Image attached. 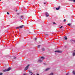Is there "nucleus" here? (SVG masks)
Listing matches in <instances>:
<instances>
[{"instance_id":"1","label":"nucleus","mask_w":75,"mask_h":75,"mask_svg":"<svg viewBox=\"0 0 75 75\" xmlns=\"http://www.w3.org/2000/svg\"><path fill=\"white\" fill-rule=\"evenodd\" d=\"M45 15L47 17H48V16H49V14H48V13L47 12H46L45 13Z\"/></svg>"},{"instance_id":"2","label":"nucleus","mask_w":75,"mask_h":75,"mask_svg":"<svg viewBox=\"0 0 75 75\" xmlns=\"http://www.w3.org/2000/svg\"><path fill=\"white\" fill-rule=\"evenodd\" d=\"M55 52H59V53H61V52H62V51H60L59 50H58V51H55Z\"/></svg>"},{"instance_id":"3","label":"nucleus","mask_w":75,"mask_h":75,"mask_svg":"<svg viewBox=\"0 0 75 75\" xmlns=\"http://www.w3.org/2000/svg\"><path fill=\"white\" fill-rule=\"evenodd\" d=\"M29 66V64H28L27 66L25 68V70H27V69L28 68V67Z\"/></svg>"},{"instance_id":"4","label":"nucleus","mask_w":75,"mask_h":75,"mask_svg":"<svg viewBox=\"0 0 75 75\" xmlns=\"http://www.w3.org/2000/svg\"><path fill=\"white\" fill-rule=\"evenodd\" d=\"M20 19H23V18H24V16L22 15L20 17Z\"/></svg>"},{"instance_id":"5","label":"nucleus","mask_w":75,"mask_h":75,"mask_svg":"<svg viewBox=\"0 0 75 75\" xmlns=\"http://www.w3.org/2000/svg\"><path fill=\"white\" fill-rule=\"evenodd\" d=\"M10 69H11V68L10 67H9L8 69H6V70L7 71H9Z\"/></svg>"},{"instance_id":"6","label":"nucleus","mask_w":75,"mask_h":75,"mask_svg":"<svg viewBox=\"0 0 75 75\" xmlns=\"http://www.w3.org/2000/svg\"><path fill=\"white\" fill-rule=\"evenodd\" d=\"M28 71L29 72L30 74H31L30 75H33V73L30 71Z\"/></svg>"},{"instance_id":"7","label":"nucleus","mask_w":75,"mask_h":75,"mask_svg":"<svg viewBox=\"0 0 75 75\" xmlns=\"http://www.w3.org/2000/svg\"><path fill=\"white\" fill-rule=\"evenodd\" d=\"M23 27L24 25H21L19 26V28H22Z\"/></svg>"},{"instance_id":"8","label":"nucleus","mask_w":75,"mask_h":75,"mask_svg":"<svg viewBox=\"0 0 75 75\" xmlns=\"http://www.w3.org/2000/svg\"><path fill=\"white\" fill-rule=\"evenodd\" d=\"M59 8H60V6H59V7L58 8H56V9L57 10H59Z\"/></svg>"},{"instance_id":"9","label":"nucleus","mask_w":75,"mask_h":75,"mask_svg":"<svg viewBox=\"0 0 75 75\" xmlns=\"http://www.w3.org/2000/svg\"><path fill=\"white\" fill-rule=\"evenodd\" d=\"M50 69V68H47L46 69V71H48Z\"/></svg>"},{"instance_id":"10","label":"nucleus","mask_w":75,"mask_h":75,"mask_svg":"<svg viewBox=\"0 0 75 75\" xmlns=\"http://www.w3.org/2000/svg\"><path fill=\"white\" fill-rule=\"evenodd\" d=\"M64 39H65V40H66L68 39L67 38V36H65V37H64Z\"/></svg>"},{"instance_id":"11","label":"nucleus","mask_w":75,"mask_h":75,"mask_svg":"<svg viewBox=\"0 0 75 75\" xmlns=\"http://www.w3.org/2000/svg\"><path fill=\"white\" fill-rule=\"evenodd\" d=\"M7 69H5L3 70V72H7Z\"/></svg>"},{"instance_id":"12","label":"nucleus","mask_w":75,"mask_h":75,"mask_svg":"<svg viewBox=\"0 0 75 75\" xmlns=\"http://www.w3.org/2000/svg\"><path fill=\"white\" fill-rule=\"evenodd\" d=\"M39 62H42V61L41 60H39Z\"/></svg>"},{"instance_id":"13","label":"nucleus","mask_w":75,"mask_h":75,"mask_svg":"<svg viewBox=\"0 0 75 75\" xmlns=\"http://www.w3.org/2000/svg\"><path fill=\"white\" fill-rule=\"evenodd\" d=\"M41 59H45V57H41Z\"/></svg>"},{"instance_id":"14","label":"nucleus","mask_w":75,"mask_h":75,"mask_svg":"<svg viewBox=\"0 0 75 75\" xmlns=\"http://www.w3.org/2000/svg\"><path fill=\"white\" fill-rule=\"evenodd\" d=\"M73 74H74V75H75V71H73Z\"/></svg>"},{"instance_id":"15","label":"nucleus","mask_w":75,"mask_h":75,"mask_svg":"<svg viewBox=\"0 0 75 75\" xmlns=\"http://www.w3.org/2000/svg\"><path fill=\"white\" fill-rule=\"evenodd\" d=\"M45 34L46 36H48V34Z\"/></svg>"},{"instance_id":"16","label":"nucleus","mask_w":75,"mask_h":75,"mask_svg":"<svg viewBox=\"0 0 75 75\" xmlns=\"http://www.w3.org/2000/svg\"><path fill=\"white\" fill-rule=\"evenodd\" d=\"M16 57L14 56L13 57V59H16Z\"/></svg>"},{"instance_id":"17","label":"nucleus","mask_w":75,"mask_h":75,"mask_svg":"<svg viewBox=\"0 0 75 75\" xmlns=\"http://www.w3.org/2000/svg\"><path fill=\"white\" fill-rule=\"evenodd\" d=\"M20 28V27H17L16 28V29H19V28Z\"/></svg>"},{"instance_id":"18","label":"nucleus","mask_w":75,"mask_h":75,"mask_svg":"<svg viewBox=\"0 0 75 75\" xmlns=\"http://www.w3.org/2000/svg\"><path fill=\"white\" fill-rule=\"evenodd\" d=\"M42 51H45V49L44 48H43L42 49Z\"/></svg>"},{"instance_id":"19","label":"nucleus","mask_w":75,"mask_h":75,"mask_svg":"<svg viewBox=\"0 0 75 75\" xmlns=\"http://www.w3.org/2000/svg\"><path fill=\"white\" fill-rule=\"evenodd\" d=\"M73 56H75V53H73Z\"/></svg>"},{"instance_id":"20","label":"nucleus","mask_w":75,"mask_h":75,"mask_svg":"<svg viewBox=\"0 0 75 75\" xmlns=\"http://www.w3.org/2000/svg\"><path fill=\"white\" fill-rule=\"evenodd\" d=\"M71 24H70V23H69V24H67V25H69V26H70V25H71Z\"/></svg>"},{"instance_id":"21","label":"nucleus","mask_w":75,"mask_h":75,"mask_svg":"<svg viewBox=\"0 0 75 75\" xmlns=\"http://www.w3.org/2000/svg\"><path fill=\"white\" fill-rule=\"evenodd\" d=\"M66 19H64V22H66Z\"/></svg>"},{"instance_id":"22","label":"nucleus","mask_w":75,"mask_h":75,"mask_svg":"<svg viewBox=\"0 0 75 75\" xmlns=\"http://www.w3.org/2000/svg\"><path fill=\"white\" fill-rule=\"evenodd\" d=\"M40 45L38 46V48H40Z\"/></svg>"},{"instance_id":"23","label":"nucleus","mask_w":75,"mask_h":75,"mask_svg":"<svg viewBox=\"0 0 75 75\" xmlns=\"http://www.w3.org/2000/svg\"><path fill=\"white\" fill-rule=\"evenodd\" d=\"M62 27H63V26H62L60 28H62Z\"/></svg>"},{"instance_id":"24","label":"nucleus","mask_w":75,"mask_h":75,"mask_svg":"<svg viewBox=\"0 0 75 75\" xmlns=\"http://www.w3.org/2000/svg\"><path fill=\"white\" fill-rule=\"evenodd\" d=\"M3 75V73H0V75Z\"/></svg>"},{"instance_id":"25","label":"nucleus","mask_w":75,"mask_h":75,"mask_svg":"<svg viewBox=\"0 0 75 75\" xmlns=\"http://www.w3.org/2000/svg\"><path fill=\"white\" fill-rule=\"evenodd\" d=\"M7 14H8L9 15L10 14L9 13H8V12H7Z\"/></svg>"},{"instance_id":"26","label":"nucleus","mask_w":75,"mask_h":75,"mask_svg":"<svg viewBox=\"0 0 75 75\" xmlns=\"http://www.w3.org/2000/svg\"><path fill=\"white\" fill-rule=\"evenodd\" d=\"M47 3L46 2L44 3V4H46Z\"/></svg>"},{"instance_id":"27","label":"nucleus","mask_w":75,"mask_h":75,"mask_svg":"<svg viewBox=\"0 0 75 75\" xmlns=\"http://www.w3.org/2000/svg\"><path fill=\"white\" fill-rule=\"evenodd\" d=\"M73 2H74V3H75V0H73Z\"/></svg>"},{"instance_id":"28","label":"nucleus","mask_w":75,"mask_h":75,"mask_svg":"<svg viewBox=\"0 0 75 75\" xmlns=\"http://www.w3.org/2000/svg\"><path fill=\"white\" fill-rule=\"evenodd\" d=\"M37 38H35V40L36 41V40H37Z\"/></svg>"},{"instance_id":"29","label":"nucleus","mask_w":75,"mask_h":75,"mask_svg":"<svg viewBox=\"0 0 75 75\" xmlns=\"http://www.w3.org/2000/svg\"><path fill=\"white\" fill-rule=\"evenodd\" d=\"M70 1H73V0H70Z\"/></svg>"},{"instance_id":"30","label":"nucleus","mask_w":75,"mask_h":75,"mask_svg":"<svg viewBox=\"0 0 75 75\" xmlns=\"http://www.w3.org/2000/svg\"><path fill=\"white\" fill-rule=\"evenodd\" d=\"M53 24H56V23H55V22H53Z\"/></svg>"},{"instance_id":"31","label":"nucleus","mask_w":75,"mask_h":75,"mask_svg":"<svg viewBox=\"0 0 75 75\" xmlns=\"http://www.w3.org/2000/svg\"><path fill=\"white\" fill-rule=\"evenodd\" d=\"M31 33V32H29V33Z\"/></svg>"},{"instance_id":"32","label":"nucleus","mask_w":75,"mask_h":75,"mask_svg":"<svg viewBox=\"0 0 75 75\" xmlns=\"http://www.w3.org/2000/svg\"><path fill=\"white\" fill-rule=\"evenodd\" d=\"M66 75H68V74H67Z\"/></svg>"},{"instance_id":"33","label":"nucleus","mask_w":75,"mask_h":75,"mask_svg":"<svg viewBox=\"0 0 75 75\" xmlns=\"http://www.w3.org/2000/svg\"><path fill=\"white\" fill-rule=\"evenodd\" d=\"M0 1H1V0H0Z\"/></svg>"},{"instance_id":"34","label":"nucleus","mask_w":75,"mask_h":75,"mask_svg":"<svg viewBox=\"0 0 75 75\" xmlns=\"http://www.w3.org/2000/svg\"><path fill=\"white\" fill-rule=\"evenodd\" d=\"M74 51H75V50H74Z\"/></svg>"}]
</instances>
